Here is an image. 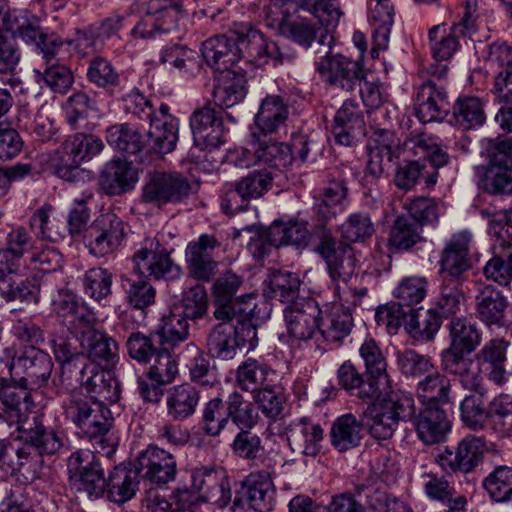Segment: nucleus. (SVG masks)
<instances>
[{
  "label": "nucleus",
  "mask_w": 512,
  "mask_h": 512,
  "mask_svg": "<svg viewBox=\"0 0 512 512\" xmlns=\"http://www.w3.org/2000/svg\"><path fill=\"white\" fill-rule=\"evenodd\" d=\"M232 32L236 39L219 35L207 39L202 45L206 63L219 73L234 70L238 62H242L244 68H249L261 67L270 61L279 65L294 58L290 50L265 38L250 23H234Z\"/></svg>",
  "instance_id": "f257e3e1"
},
{
  "label": "nucleus",
  "mask_w": 512,
  "mask_h": 512,
  "mask_svg": "<svg viewBox=\"0 0 512 512\" xmlns=\"http://www.w3.org/2000/svg\"><path fill=\"white\" fill-rule=\"evenodd\" d=\"M317 244L314 251L324 260L330 278L329 289L334 297L347 304L359 305L367 295L366 287L356 286L357 259L353 248L337 241L331 230L319 227L315 230Z\"/></svg>",
  "instance_id": "f03ea898"
},
{
  "label": "nucleus",
  "mask_w": 512,
  "mask_h": 512,
  "mask_svg": "<svg viewBox=\"0 0 512 512\" xmlns=\"http://www.w3.org/2000/svg\"><path fill=\"white\" fill-rule=\"evenodd\" d=\"M213 315L219 323L206 337V348L211 357L231 360L238 349L248 346V350H252L257 346V329L247 315L230 305L217 306Z\"/></svg>",
  "instance_id": "7ed1b4c3"
},
{
  "label": "nucleus",
  "mask_w": 512,
  "mask_h": 512,
  "mask_svg": "<svg viewBox=\"0 0 512 512\" xmlns=\"http://www.w3.org/2000/svg\"><path fill=\"white\" fill-rule=\"evenodd\" d=\"M62 408L66 419L75 424L97 452L107 456L114 452V440L109 435L114 419L105 403L89 398L81 391H72L63 401Z\"/></svg>",
  "instance_id": "20e7f679"
},
{
  "label": "nucleus",
  "mask_w": 512,
  "mask_h": 512,
  "mask_svg": "<svg viewBox=\"0 0 512 512\" xmlns=\"http://www.w3.org/2000/svg\"><path fill=\"white\" fill-rule=\"evenodd\" d=\"M123 105L126 113L149 121L148 141L155 152L167 154L175 149L179 122L170 114V107L167 104L160 103L156 107L155 103L139 90H133L123 98Z\"/></svg>",
  "instance_id": "39448f33"
},
{
  "label": "nucleus",
  "mask_w": 512,
  "mask_h": 512,
  "mask_svg": "<svg viewBox=\"0 0 512 512\" xmlns=\"http://www.w3.org/2000/svg\"><path fill=\"white\" fill-rule=\"evenodd\" d=\"M103 149L102 139L94 134L68 136L51 159L54 172L59 178L71 181L80 165L99 155Z\"/></svg>",
  "instance_id": "423d86ee"
},
{
  "label": "nucleus",
  "mask_w": 512,
  "mask_h": 512,
  "mask_svg": "<svg viewBox=\"0 0 512 512\" xmlns=\"http://www.w3.org/2000/svg\"><path fill=\"white\" fill-rule=\"evenodd\" d=\"M69 482L73 489L84 492L89 498L104 495L107 483L104 469L97 456L90 450H78L68 458Z\"/></svg>",
  "instance_id": "0eeeda50"
},
{
  "label": "nucleus",
  "mask_w": 512,
  "mask_h": 512,
  "mask_svg": "<svg viewBox=\"0 0 512 512\" xmlns=\"http://www.w3.org/2000/svg\"><path fill=\"white\" fill-rule=\"evenodd\" d=\"M192 192L189 180L178 172L148 174L142 186L141 201L155 207L184 202Z\"/></svg>",
  "instance_id": "6e6552de"
},
{
  "label": "nucleus",
  "mask_w": 512,
  "mask_h": 512,
  "mask_svg": "<svg viewBox=\"0 0 512 512\" xmlns=\"http://www.w3.org/2000/svg\"><path fill=\"white\" fill-rule=\"evenodd\" d=\"M134 270L153 279H175L181 268L174 263L169 252L156 237H146L133 254Z\"/></svg>",
  "instance_id": "1a4fd4ad"
},
{
  "label": "nucleus",
  "mask_w": 512,
  "mask_h": 512,
  "mask_svg": "<svg viewBox=\"0 0 512 512\" xmlns=\"http://www.w3.org/2000/svg\"><path fill=\"white\" fill-rule=\"evenodd\" d=\"M12 379L30 392L48 384L53 362L42 350L29 348L19 356H13L8 366Z\"/></svg>",
  "instance_id": "9d476101"
},
{
  "label": "nucleus",
  "mask_w": 512,
  "mask_h": 512,
  "mask_svg": "<svg viewBox=\"0 0 512 512\" xmlns=\"http://www.w3.org/2000/svg\"><path fill=\"white\" fill-rule=\"evenodd\" d=\"M288 334L297 341H315L319 346L321 339V308L311 298L299 299L283 310Z\"/></svg>",
  "instance_id": "9b49d317"
},
{
  "label": "nucleus",
  "mask_w": 512,
  "mask_h": 512,
  "mask_svg": "<svg viewBox=\"0 0 512 512\" xmlns=\"http://www.w3.org/2000/svg\"><path fill=\"white\" fill-rule=\"evenodd\" d=\"M315 70L324 82L346 91L361 85L364 78L363 66L359 61L333 54L330 47L315 61Z\"/></svg>",
  "instance_id": "f8f14e48"
},
{
  "label": "nucleus",
  "mask_w": 512,
  "mask_h": 512,
  "mask_svg": "<svg viewBox=\"0 0 512 512\" xmlns=\"http://www.w3.org/2000/svg\"><path fill=\"white\" fill-rule=\"evenodd\" d=\"M124 222L114 213H103L92 224L86 237V247L95 257L112 254L122 244Z\"/></svg>",
  "instance_id": "ddd939ff"
},
{
  "label": "nucleus",
  "mask_w": 512,
  "mask_h": 512,
  "mask_svg": "<svg viewBox=\"0 0 512 512\" xmlns=\"http://www.w3.org/2000/svg\"><path fill=\"white\" fill-rule=\"evenodd\" d=\"M52 309L70 334L76 335L87 325L95 324L97 317L94 309L81 297L69 289H59L52 297Z\"/></svg>",
  "instance_id": "4468645a"
},
{
  "label": "nucleus",
  "mask_w": 512,
  "mask_h": 512,
  "mask_svg": "<svg viewBox=\"0 0 512 512\" xmlns=\"http://www.w3.org/2000/svg\"><path fill=\"white\" fill-rule=\"evenodd\" d=\"M485 442L481 437L466 436L455 448L445 447L436 462L447 474L472 472L481 462Z\"/></svg>",
  "instance_id": "2eb2a0df"
},
{
  "label": "nucleus",
  "mask_w": 512,
  "mask_h": 512,
  "mask_svg": "<svg viewBox=\"0 0 512 512\" xmlns=\"http://www.w3.org/2000/svg\"><path fill=\"white\" fill-rule=\"evenodd\" d=\"M137 474L156 485H165L175 480L177 462L169 451L156 445H149L139 452L135 460Z\"/></svg>",
  "instance_id": "dca6fc26"
},
{
  "label": "nucleus",
  "mask_w": 512,
  "mask_h": 512,
  "mask_svg": "<svg viewBox=\"0 0 512 512\" xmlns=\"http://www.w3.org/2000/svg\"><path fill=\"white\" fill-rule=\"evenodd\" d=\"M191 491L197 498L196 493L206 501H211L223 508L226 507L232 498L231 488L225 472L211 466L195 467L191 470Z\"/></svg>",
  "instance_id": "f3484780"
},
{
  "label": "nucleus",
  "mask_w": 512,
  "mask_h": 512,
  "mask_svg": "<svg viewBox=\"0 0 512 512\" xmlns=\"http://www.w3.org/2000/svg\"><path fill=\"white\" fill-rule=\"evenodd\" d=\"M219 246L215 236L204 233L186 247L185 259L189 275L197 281L209 282L216 273L217 262L212 251Z\"/></svg>",
  "instance_id": "a211bd4d"
},
{
  "label": "nucleus",
  "mask_w": 512,
  "mask_h": 512,
  "mask_svg": "<svg viewBox=\"0 0 512 512\" xmlns=\"http://www.w3.org/2000/svg\"><path fill=\"white\" fill-rule=\"evenodd\" d=\"M273 496L274 485L269 472H252L242 481L234 505H247L255 511L265 512L270 509Z\"/></svg>",
  "instance_id": "6ab92c4d"
},
{
  "label": "nucleus",
  "mask_w": 512,
  "mask_h": 512,
  "mask_svg": "<svg viewBox=\"0 0 512 512\" xmlns=\"http://www.w3.org/2000/svg\"><path fill=\"white\" fill-rule=\"evenodd\" d=\"M332 134L336 143L343 146H352L365 135L363 112L356 100L347 99L336 112Z\"/></svg>",
  "instance_id": "aec40b11"
},
{
  "label": "nucleus",
  "mask_w": 512,
  "mask_h": 512,
  "mask_svg": "<svg viewBox=\"0 0 512 512\" xmlns=\"http://www.w3.org/2000/svg\"><path fill=\"white\" fill-rule=\"evenodd\" d=\"M473 234L469 230L458 231L446 241L440 257L441 270L458 277L471 268L470 255Z\"/></svg>",
  "instance_id": "412c9836"
},
{
  "label": "nucleus",
  "mask_w": 512,
  "mask_h": 512,
  "mask_svg": "<svg viewBox=\"0 0 512 512\" xmlns=\"http://www.w3.org/2000/svg\"><path fill=\"white\" fill-rule=\"evenodd\" d=\"M95 324L87 325L76 334L79 344L87 351L88 359L94 363L111 367L119 359L117 342L105 332L94 328Z\"/></svg>",
  "instance_id": "4be33fe9"
},
{
  "label": "nucleus",
  "mask_w": 512,
  "mask_h": 512,
  "mask_svg": "<svg viewBox=\"0 0 512 512\" xmlns=\"http://www.w3.org/2000/svg\"><path fill=\"white\" fill-rule=\"evenodd\" d=\"M413 426L425 445L444 442L451 431V421L442 406H422L413 418Z\"/></svg>",
  "instance_id": "5701e85b"
},
{
  "label": "nucleus",
  "mask_w": 512,
  "mask_h": 512,
  "mask_svg": "<svg viewBox=\"0 0 512 512\" xmlns=\"http://www.w3.org/2000/svg\"><path fill=\"white\" fill-rule=\"evenodd\" d=\"M447 94L442 85L431 79L423 81L417 88L415 115L422 123L441 121L447 114Z\"/></svg>",
  "instance_id": "b1692460"
},
{
  "label": "nucleus",
  "mask_w": 512,
  "mask_h": 512,
  "mask_svg": "<svg viewBox=\"0 0 512 512\" xmlns=\"http://www.w3.org/2000/svg\"><path fill=\"white\" fill-rule=\"evenodd\" d=\"M350 306L336 298L321 308L320 329L321 339L327 342H338L347 337L354 325Z\"/></svg>",
  "instance_id": "393cba45"
},
{
  "label": "nucleus",
  "mask_w": 512,
  "mask_h": 512,
  "mask_svg": "<svg viewBox=\"0 0 512 512\" xmlns=\"http://www.w3.org/2000/svg\"><path fill=\"white\" fill-rule=\"evenodd\" d=\"M337 384L350 396L368 403L382 396L384 389L370 376L364 379L363 374L351 362L342 363L336 372Z\"/></svg>",
  "instance_id": "a878e982"
},
{
  "label": "nucleus",
  "mask_w": 512,
  "mask_h": 512,
  "mask_svg": "<svg viewBox=\"0 0 512 512\" xmlns=\"http://www.w3.org/2000/svg\"><path fill=\"white\" fill-rule=\"evenodd\" d=\"M32 403L31 392L21 387L12 377H0V421L8 426L21 424L22 405L26 408Z\"/></svg>",
  "instance_id": "bb28decb"
},
{
  "label": "nucleus",
  "mask_w": 512,
  "mask_h": 512,
  "mask_svg": "<svg viewBox=\"0 0 512 512\" xmlns=\"http://www.w3.org/2000/svg\"><path fill=\"white\" fill-rule=\"evenodd\" d=\"M475 31L476 26L468 25L462 20L454 23L449 31L446 30L445 24L433 26L428 32L433 57L437 61L450 59L459 48V37L471 35Z\"/></svg>",
  "instance_id": "cd10ccee"
},
{
  "label": "nucleus",
  "mask_w": 512,
  "mask_h": 512,
  "mask_svg": "<svg viewBox=\"0 0 512 512\" xmlns=\"http://www.w3.org/2000/svg\"><path fill=\"white\" fill-rule=\"evenodd\" d=\"M16 429L23 434L27 447L39 455H53L63 445L62 439L53 428L46 427L43 417L33 416L31 420L24 419Z\"/></svg>",
  "instance_id": "c85d7f7f"
},
{
  "label": "nucleus",
  "mask_w": 512,
  "mask_h": 512,
  "mask_svg": "<svg viewBox=\"0 0 512 512\" xmlns=\"http://www.w3.org/2000/svg\"><path fill=\"white\" fill-rule=\"evenodd\" d=\"M248 69L240 66L239 70L223 71L216 76L213 100L217 106L230 108L244 100L247 94Z\"/></svg>",
  "instance_id": "c756f323"
},
{
  "label": "nucleus",
  "mask_w": 512,
  "mask_h": 512,
  "mask_svg": "<svg viewBox=\"0 0 512 512\" xmlns=\"http://www.w3.org/2000/svg\"><path fill=\"white\" fill-rule=\"evenodd\" d=\"M369 22L372 27V58H378L379 52L389 46L390 33L394 24V7L390 0H370Z\"/></svg>",
  "instance_id": "7c9ffc66"
},
{
  "label": "nucleus",
  "mask_w": 512,
  "mask_h": 512,
  "mask_svg": "<svg viewBox=\"0 0 512 512\" xmlns=\"http://www.w3.org/2000/svg\"><path fill=\"white\" fill-rule=\"evenodd\" d=\"M268 135L256 131L251 134V147L256 162L276 169L289 167L294 161L292 148L289 144L272 140Z\"/></svg>",
  "instance_id": "2f4dec72"
},
{
  "label": "nucleus",
  "mask_w": 512,
  "mask_h": 512,
  "mask_svg": "<svg viewBox=\"0 0 512 512\" xmlns=\"http://www.w3.org/2000/svg\"><path fill=\"white\" fill-rule=\"evenodd\" d=\"M137 181L135 168L121 159L107 162L99 176V185L108 195H120L132 189Z\"/></svg>",
  "instance_id": "473e14b6"
},
{
  "label": "nucleus",
  "mask_w": 512,
  "mask_h": 512,
  "mask_svg": "<svg viewBox=\"0 0 512 512\" xmlns=\"http://www.w3.org/2000/svg\"><path fill=\"white\" fill-rule=\"evenodd\" d=\"M507 307L508 300L502 291L492 285L479 288L475 298V311L487 326H503Z\"/></svg>",
  "instance_id": "72a5a7b5"
},
{
  "label": "nucleus",
  "mask_w": 512,
  "mask_h": 512,
  "mask_svg": "<svg viewBox=\"0 0 512 512\" xmlns=\"http://www.w3.org/2000/svg\"><path fill=\"white\" fill-rule=\"evenodd\" d=\"M468 354L449 346L440 354L441 368L457 376L465 389H479V383H481L479 369L475 367L471 358L465 356Z\"/></svg>",
  "instance_id": "f704fd0d"
},
{
  "label": "nucleus",
  "mask_w": 512,
  "mask_h": 512,
  "mask_svg": "<svg viewBox=\"0 0 512 512\" xmlns=\"http://www.w3.org/2000/svg\"><path fill=\"white\" fill-rule=\"evenodd\" d=\"M421 478L426 496L431 500L440 502L447 512H459L465 509L467 505L466 497L457 494L445 476L428 472L423 473Z\"/></svg>",
  "instance_id": "c9c22d12"
},
{
  "label": "nucleus",
  "mask_w": 512,
  "mask_h": 512,
  "mask_svg": "<svg viewBox=\"0 0 512 512\" xmlns=\"http://www.w3.org/2000/svg\"><path fill=\"white\" fill-rule=\"evenodd\" d=\"M347 194L344 180H332L314 196L313 208L323 220H331L346 209Z\"/></svg>",
  "instance_id": "e433bc0d"
},
{
  "label": "nucleus",
  "mask_w": 512,
  "mask_h": 512,
  "mask_svg": "<svg viewBox=\"0 0 512 512\" xmlns=\"http://www.w3.org/2000/svg\"><path fill=\"white\" fill-rule=\"evenodd\" d=\"M416 395L422 406H443L451 402V381L432 368L417 383Z\"/></svg>",
  "instance_id": "4c0bfd02"
},
{
  "label": "nucleus",
  "mask_w": 512,
  "mask_h": 512,
  "mask_svg": "<svg viewBox=\"0 0 512 512\" xmlns=\"http://www.w3.org/2000/svg\"><path fill=\"white\" fill-rule=\"evenodd\" d=\"M289 117V107L283 97L268 95L260 104L255 115V125L258 134H272L285 124Z\"/></svg>",
  "instance_id": "58836bf2"
},
{
  "label": "nucleus",
  "mask_w": 512,
  "mask_h": 512,
  "mask_svg": "<svg viewBox=\"0 0 512 512\" xmlns=\"http://www.w3.org/2000/svg\"><path fill=\"white\" fill-rule=\"evenodd\" d=\"M473 393L465 396L460 403V418L471 430H490L489 407H485L486 388L479 383V389H469Z\"/></svg>",
  "instance_id": "ea45409f"
},
{
  "label": "nucleus",
  "mask_w": 512,
  "mask_h": 512,
  "mask_svg": "<svg viewBox=\"0 0 512 512\" xmlns=\"http://www.w3.org/2000/svg\"><path fill=\"white\" fill-rule=\"evenodd\" d=\"M363 438V424L352 413L337 417L330 429L331 445L338 452H346L360 445Z\"/></svg>",
  "instance_id": "a19ab883"
},
{
  "label": "nucleus",
  "mask_w": 512,
  "mask_h": 512,
  "mask_svg": "<svg viewBox=\"0 0 512 512\" xmlns=\"http://www.w3.org/2000/svg\"><path fill=\"white\" fill-rule=\"evenodd\" d=\"M276 372L262 360L247 358L237 368L236 382L247 392L254 393L274 383Z\"/></svg>",
  "instance_id": "79ce46f5"
},
{
  "label": "nucleus",
  "mask_w": 512,
  "mask_h": 512,
  "mask_svg": "<svg viewBox=\"0 0 512 512\" xmlns=\"http://www.w3.org/2000/svg\"><path fill=\"white\" fill-rule=\"evenodd\" d=\"M451 123L463 131L475 130L484 125V102L476 96H460L454 102Z\"/></svg>",
  "instance_id": "37998d69"
},
{
  "label": "nucleus",
  "mask_w": 512,
  "mask_h": 512,
  "mask_svg": "<svg viewBox=\"0 0 512 512\" xmlns=\"http://www.w3.org/2000/svg\"><path fill=\"white\" fill-rule=\"evenodd\" d=\"M266 239L271 246L293 245L298 249L305 248L310 240L307 222L274 221L266 232Z\"/></svg>",
  "instance_id": "c03bdc74"
},
{
  "label": "nucleus",
  "mask_w": 512,
  "mask_h": 512,
  "mask_svg": "<svg viewBox=\"0 0 512 512\" xmlns=\"http://www.w3.org/2000/svg\"><path fill=\"white\" fill-rule=\"evenodd\" d=\"M81 386L86 389L89 398L101 403H116L120 398V385L113 372L100 369L96 364Z\"/></svg>",
  "instance_id": "a18cd8bd"
},
{
  "label": "nucleus",
  "mask_w": 512,
  "mask_h": 512,
  "mask_svg": "<svg viewBox=\"0 0 512 512\" xmlns=\"http://www.w3.org/2000/svg\"><path fill=\"white\" fill-rule=\"evenodd\" d=\"M106 141L114 149L127 154L135 155L146 145L152 148L151 143L135 126L129 123H119L106 129Z\"/></svg>",
  "instance_id": "49530a36"
},
{
  "label": "nucleus",
  "mask_w": 512,
  "mask_h": 512,
  "mask_svg": "<svg viewBox=\"0 0 512 512\" xmlns=\"http://www.w3.org/2000/svg\"><path fill=\"white\" fill-rule=\"evenodd\" d=\"M199 400V391L193 385L189 383L176 385L167 395V413L176 421L185 420L195 413Z\"/></svg>",
  "instance_id": "de8ad7c7"
},
{
  "label": "nucleus",
  "mask_w": 512,
  "mask_h": 512,
  "mask_svg": "<svg viewBox=\"0 0 512 512\" xmlns=\"http://www.w3.org/2000/svg\"><path fill=\"white\" fill-rule=\"evenodd\" d=\"M422 227L411 217L398 216L390 228L387 247L391 252L406 251L421 242Z\"/></svg>",
  "instance_id": "09e8293b"
},
{
  "label": "nucleus",
  "mask_w": 512,
  "mask_h": 512,
  "mask_svg": "<svg viewBox=\"0 0 512 512\" xmlns=\"http://www.w3.org/2000/svg\"><path fill=\"white\" fill-rule=\"evenodd\" d=\"M359 355L364 363L368 376L373 378L383 389L391 382L387 373L386 358L377 342L367 337L359 347Z\"/></svg>",
  "instance_id": "8fccbe9b"
},
{
  "label": "nucleus",
  "mask_w": 512,
  "mask_h": 512,
  "mask_svg": "<svg viewBox=\"0 0 512 512\" xmlns=\"http://www.w3.org/2000/svg\"><path fill=\"white\" fill-rule=\"evenodd\" d=\"M383 397L377 399L378 404L395 420L409 421L415 417V400L411 392L402 389H391L390 385L382 392Z\"/></svg>",
  "instance_id": "3c124183"
},
{
  "label": "nucleus",
  "mask_w": 512,
  "mask_h": 512,
  "mask_svg": "<svg viewBox=\"0 0 512 512\" xmlns=\"http://www.w3.org/2000/svg\"><path fill=\"white\" fill-rule=\"evenodd\" d=\"M441 327V317L437 311L430 308L425 312L410 309L406 318L405 329L414 338L420 341L432 340Z\"/></svg>",
  "instance_id": "603ef678"
},
{
  "label": "nucleus",
  "mask_w": 512,
  "mask_h": 512,
  "mask_svg": "<svg viewBox=\"0 0 512 512\" xmlns=\"http://www.w3.org/2000/svg\"><path fill=\"white\" fill-rule=\"evenodd\" d=\"M180 309H172L163 315L157 325V334L163 345L174 347L188 339L189 323Z\"/></svg>",
  "instance_id": "864d4df0"
},
{
  "label": "nucleus",
  "mask_w": 512,
  "mask_h": 512,
  "mask_svg": "<svg viewBox=\"0 0 512 512\" xmlns=\"http://www.w3.org/2000/svg\"><path fill=\"white\" fill-rule=\"evenodd\" d=\"M106 483L108 499L117 504L129 501L137 490L134 472L122 466L115 467L109 473Z\"/></svg>",
  "instance_id": "5fc2aeb1"
},
{
  "label": "nucleus",
  "mask_w": 512,
  "mask_h": 512,
  "mask_svg": "<svg viewBox=\"0 0 512 512\" xmlns=\"http://www.w3.org/2000/svg\"><path fill=\"white\" fill-rule=\"evenodd\" d=\"M29 225L39 242L44 240L56 242L63 238L60 221L49 204L35 210L30 217Z\"/></svg>",
  "instance_id": "6e6d98bb"
},
{
  "label": "nucleus",
  "mask_w": 512,
  "mask_h": 512,
  "mask_svg": "<svg viewBox=\"0 0 512 512\" xmlns=\"http://www.w3.org/2000/svg\"><path fill=\"white\" fill-rule=\"evenodd\" d=\"M450 347L472 353L481 343L478 326L466 317L455 318L450 322Z\"/></svg>",
  "instance_id": "4d7b16f0"
},
{
  "label": "nucleus",
  "mask_w": 512,
  "mask_h": 512,
  "mask_svg": "<svg viewBox=\"0 0 512 512\" xmlns=\"http://www.w3.org/2000/svg\"><path fill=\"white\" fill-rule=\"evenodd\" d=\"M363 415L370 436L376 440L390 439L398 427V422L377 402H368Z\"/></svg>",
  "instance_id": "13d9d810"
},
{
  "label": "nucleus",
  "mask_w": 512,
  "mask_h": 512,
  "mask_svg": "<svg viewBox=\"0 0 512 512\" xmlns=\"http://www.w3.org/2000/svg\"><path fill=\"white\" fill-rule=\"evenodd\" d=\"M84 293L94 301L106 305L112 294V273L101 267L87 270L81 278Z\"/></svg>",
  "instance_id": "bf43d9fd"
},
{
  "label": "nucleus",
  "mask_w": 512,
  "mask_h": 512,
  "mask_svg": "<svg viewBox=\"0 0 512 512\" xmlns=\"http://www.w3.org/2000/svg\"><path fill=\"white\" fill-rule=\"evenodd\" d=\"M87 81L105 91L119 87L121 75L110 60L96 56L89 61L86 71Z\"/></svg>",
  "instance_id": "052dcab7"
},
{
  "label": "nucleus",
  "mask_w": 512,
  "mask_h": 512,
  "mask_svg": "<svg viewBox=\"0 0 512 512\" xmlns=\"http://www.w3.org/2000/svg\"><path fill=\"white\" fill-rule=\"evenodd\" d=\"M479 59L485 62L488 71L498 75L500 72H512V46L504 41H495L477 49Z\"/></svg>",
  "instance_id": "680f3d73"
},
{
  "label": "nucleus",
  "mask_w": 512,
  "mask_h": 512,
  "mask_svg": "<svg viewBox=\"0 0 512 512\" xmlns=\"http://www.w3.org/2000/svg\"><path fill=\"white\" fill-rule=\"evenodd\" d=\"M375 232L374 224L369 214L365 212L351 213L339 226L343 243H362L371 238Z\"/></svg>",
  "instance_id": "e2e57ef3"
},
{
  "label": "nucleus",
  "mask_w": 512,
  "mask_h": 512,
  "mask_svg": "<svg viewBox=\"0 0 512 512\" xmlns=\"http://www.w3.org/2000/svg\"><path fill=\"white\" fill-rule=\"evenodd\" d=\"M291 437L299 443L302 453L315 457L320 453L323 429L320 424L306 418L300 419L294 426Z\"/></svg>",
  "instance_id": "0e129e2a"
},
{
  "label": "nucleus",
  "mask_w": 512,
  "mask_h": 512,
  "mask_svg": "<svg viewBox=\"0 0 512 512\" xmlns=\"http://www.w3.org/2000/svg\"><path fill=\"white\" fill-rule=\"evenodd\" d=\"M16 36L27 44H34L47 61H50L63 46L62 40L56 35L44 34L38 27L33 26L28 21L16 32Z\"/></svg>",
  "instance_id": "69168bd1"
},
{
  "label": "nucleus",
  "mask_w": 512,
  "mask_h": 512,
  "mask_svg": "<svg viewBox=\"0 0 512 512\" xmlns=\"http://www.w3.org/2000/svg\"><path fill=\"white\" fill-rule=\"evenodd\" d=\"M490 430L500 437L512 433V396L500 394L489 403Z\"/></svg>",
  "instance_id": "338daca9"
},
{
  "label": "nucleus",
  "mask_w": 512,
  "mask_h": 512,
  "mask_svg": "<svg viewBox=\"0 0 512 512\" xmlns=\"http://www.w3.org/2000/svg\"><path fill=\"white\" fill-rule=\"evenodd\" d=\"M483 273L487 279L499 285H508L512 281V246L494 251Z\"/></svg>",
  "instance_id": "774afa93"
}]
</instances>
